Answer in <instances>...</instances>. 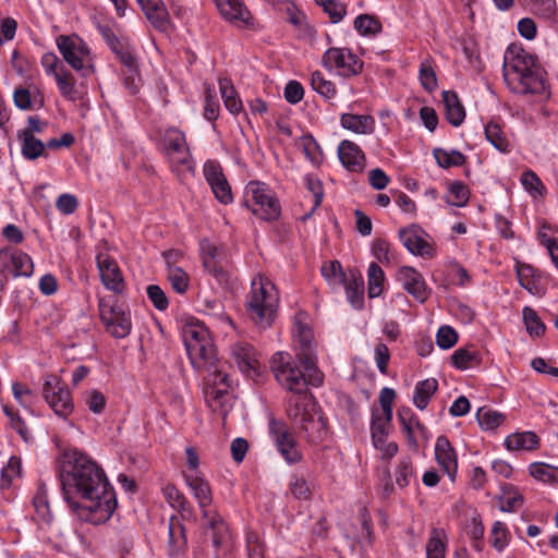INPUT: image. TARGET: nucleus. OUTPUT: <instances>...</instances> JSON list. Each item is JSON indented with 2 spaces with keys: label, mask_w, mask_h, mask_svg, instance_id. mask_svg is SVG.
Returning <instances> with one entry per match:
<instances>
[{
  "label": "nucleus",
  "mask_w": 558,
  "mask_h": 558,
  "mask_svg": "<svg viewBox=\"0 0 558 558\" xmlns=\"http://www.w3.org/2000/svg\"><path fill=\"white\" fill-rule=\"evenodd\" d=\"M59 480L65 502L86 520L106 522L117 508L116 494L104 470L87 454L73 449L65 451L59 464Z\"/></svg>",
  "instance_id": "nucleus-1"
},
{
  "label": "nucleus",
  "mask_w": 558,
  "mask_h": 558,
  "mask_svg": "<svg viewBox=\"0 0 558 558\" xmlns=\"http://www.w3.org/2000/svg\"><path fill=\"white\" fill-rule=\"evenodd\" d=\"M270 369L276 380L291 396L287 399V415L293 428L303 434L308 442L323 441L326 435V421L308 391L313 369L302 372L288 352H276L270 360Z\"/></svg>",
  "instance_id": "nucleus-2"
},
{
  "label": "nucleus",
  "mask_w": 558,
  "mask_h": 558,
  "mask_svg": "<svg viewBox=\"0 0 558 558\" xmlns=\"http://www.w3.org/2000/svg\"><path fill=\"white\" fill-rule=\"evenodd\" d=\"M182 336L192 366L207 373L204 379L207 405L225 418L232 408L229 376L221 368L207 328L190 322L184 325Z\"/></svg>",
  "instance_id": "nucleus-3"
},
{
  "label": "nucleus",
  "mask_w": 558,
  "mask_h": 558,
  "mask_svg": "<svg viewBox=\"0 0 558 558\" xmlns=\"http://www.w3.org/2000/svg\"><path fill=\"white\" fill-rule=\"evenodd\" d=\"M504 78L518 94H542L546 89L543 69L536 59L523 49L508 50L505 56Z\"/></svg>",
  "instance_id": "nucleus-4"
},
{
  "label": "nucleus",
  "mask_w": 558,
  "mask_h": 558,
  "mask_svg": "<svg viewBox=\"0 0 558 558\" xmlns=\"http://www.w3.org/2000/svg\"><path fill=\"white\" fill-rule=\"evenodd\" d=\"M279 303L278 291L271 281L258 275L251 283L246 310L255 325L265 329L271 326Z\"/></svg>",
  "instance_id": "nucleus-5"
},
{
  "label": "nucleus",
  "mask_w": 558,
  "mask_h": 558,
  "mask_svg": "<svg viewBox=\"0 0 558 558\" xmlns=\"http://www.w3.org/2000/svg\"><path fill=\"white\" fill-rule=\"evenodd\" d=\"M243 205L265 221L277 220L281 214V206L275 192L259 181H250L246 184Z\"/></svg>",
  "instance_id": "nucleus-6"
},
{
  "label": "nucleus",
  "mask_w": 558,
  "mask_h": 558,
  "mask_svg": "<svg viewBox=\"0 0 558 558\" xmlns=\"http://www.w3.org/2000/svg\"><path fill=\"white\" fill-rule=\"evenodd\" d=\"M63 60L83 77L95 73L94 58L87 44L76 35H60L56 39Z\"/></svg>",
  "instance_id": "nucleus-7"
},
{
  "label": "nucleus",
  "mask_w": 558,
  "mask_h": 558,
  "mask_svg": "<svg viewBox=\"0 0 558 558\" xmlns=\"http://www.w3.org/2000/svg\"><path fill=\"white\" fill-rule=\"evenodd\" d=\"M98 310L106 331L113 338L123 339L130 335L132 329L130 313L124 311L117 300L99 299Z\"/></svg>",
  "instance_id": "nucleus-8"
},
{
  "label": "nucleus",
  "mask_w": 558,
  "mask_h": 558,
  "mask_svg": "<svg viewBox=\"0 0 558 558\" xmlns=\"http://www.w3.org/2000/svg\"><path fill=\"white\" fill-rule=\"evenodd\" d=\"M295 354L305 369H313L311 375L314 386H320L324 380V374L317 367L316 345L314 343L313 330L299 324L295 333Z\"/></svg>",
  "instance_id": "nucleus-9"
},
{
  "label": "nucleus",
  "mask_w": 558,
  "mask_h": 558,
  "mask_svg": "<svg viewBox=\"0 0 558 558\" xmlns=\"http://www.w3.org/2000/svg\"><path fill=\"white\" fill-rule=\"evenodd\" d=\"M323 65L329 70H337L343 77L360 74L363 70V61L348 48H329L322 58Z\"/></svg>",
  "instance_id": "nucleus-10"
},
{
  "label": "nucleus",
  "mask_w": 558,
  "mask_h": 558,
  "mask_svg": "<svg viewBox=\"0 0 558 558\" xmlns=\"http://www.w3.org/2000/svg\"><path fill=\"white\" fill-rule=\"evenodd\" d=\"M43 393L46 402L60 417H68L74 409L70 390L62 386L54 376L44 383Z\"/></svg>",
  "instance_id": "nucleus-11"
},
{
  "label": "nucleus",
  "mask_w": 558,
  "mask_h": 558,
  "mask_svg": "<svg viewBox=\"0 0 558 558\" xmlns=\"http://www.w3.org/2000/svg\"><path fill=\"white\" fill-rule=\"evenodd\" d=\"M269 433L278 451L289 464H295L302 460L303 456L298 449V442L283 422L270 421Z\"/></svg>",
  "instance_id": "nucleus-12"
},
{
  "label": "nucleus",
  "mask_w": 558,
  "mask_h": 558,
  "mask_svg": "<svg viewBox=\"0 0 558 558\" xmlns=\"http://www.w3.org/2000/svg\"><path fill=\"white\" fill-rule=\"evenodd\" d=\"M96 262L101 282L106 289L116 294H121L124 291L125 284L118 263L104 252L97 254Z\"/></svg>",
  "instance_id": "nucleus-13"
},
{
  "label": "nucleus",
  "mask_w": 558,
  "mask_h": 558,
  "mask_svg": "<svg viewBox=\"0 0 558 558\" xmlns=\"http://www.w3.org/2000/svg\"><path fill=\"white\" fill-rule=\"evenodd\" d=\"M204 175L218 202L227 205L233 201L231 186L219 162L207 160L204 165Z\"/></svg>",
  "instance_id": "nucleus-14"
},
{
  "label": "nucleus",
  "mask_w": 558,
  "mask_h": 558,
  "mask_svg": "<svg viewBox=\"0 0 558 558\" xmlns=\"http://www.w3.org/2000/svg\"><path fill=\"white\" fill-rule=\"evenodd\" d=\"M397 278L402 283L403 289L416 301L424 303L428 299L429 290L424 277L416 269L403 266L398 270Z\"/></svg>",
  "instance_id": "nucleus-15"
},
{
  "label": "nucleus",
  "mask_w": 558,
  "mask_h": 558,
  "mask_svg": "<svg viewBox=\"0 0 558 558\" xmlns=\"http://www.w3.org/2000/svg\"><path fill=\"white\" fill-rule=\"evenodd\" d=\"M231 356L239 369L247 377L259 375V362L254 347L246 342H236L231 347Z\"/></svg>",
  "instance_id": "nucleus-16"
},
{
  "label": "nucleus",
  "mask_w": 558,
  "mask_h": 558,
  "mask_svg": "<svg viewBox=\"0 0 558 558\" xmlns=\"http://www.w3.org/2000/svg\"><path fill=\"white\" fill-rule=\"evenodd\" d=\"M204 518H209L216 511L209 510L213 502V493L209 483L201 474H183Z\"/></svg>",
  "instance_id": "nucleus-17"
},
{
  "label": "nucleus",
  "mask_w": 558,
  "mask_h": 558,
  "mask_svg": "<svg viewBox=\"0 0 558 558\" xmlns=\"http://www.w3.org/2000/svg\"><path fill=\"white\" fill-rule=\"evenodd\" d=\"M150 24L159 32L172 28L169 12L162 0H136Z\"/></svg>",
  "instance_id": "nucleus-18"
},
{
  "label": "nucleus",
  "mask_w": 558,
  "mask_h": 558,
  "mask_svg": "<svg viewBox=\"0 0 558 558\" xmlns=\"http://www.w3.org/2000/svg\"><path fill=\"white\" fill-rule=\"evenodd\" d=\"M171 171L183 182L194 174L195 165L190 147L165 154Z\"/></svg>",
  "instance_id": "nucleus-19"
},
{
  "label": "nucleus",
  "mask_w": 558,
  "mask_h": 558,
  "mask_svg": "<svg viewBox=\"0 0 558 558\" xmlns=\"http://www.w3.org/2000/svg\"><path fill=\"white\" fill-rule=\"evenodd\" d=\"M435 457L440 468L454 480L458 469L457 454L446 436H439L435 445Z\"/></svg>",
  "instance_id": "nucleus-20"
},
{
  "label": "nucleus",
  "mask_w": 558,
  "mask_h": 558,
  "mask_svg": "<svg viewBox=\"0 0 558 558\" xmlns=\"http://www.w3.org/2000/svg\"><path fill=\"white\" fill-rule=\"evenodd\" d=\"M338 156L341 163L353 172H361L365 167V155L353 142L344 140L339 144Z\"/></svg>",
  "instance_id": "nucleus-21"
},
{
  "label": "nucleus",
  "mask_w": 558,
  "mask_h": 558,
  "mask_svg": "<svg viewBox=\"0 0 558 558\" xmlns=\"http://www.w3.org/2000/svg\"><path fill=\"white\" fill-rule=\"evenodd\" d=\"M162 495L167 502L169 504V506L174 510L179 511L183 518H194L192 505L173 484H167L162 488Z\"/></svg>",
  "instance_id": "nucleus-22"
},
{
  "label": "nucleus",
  "mask_w": 558,
  "mask_h": 558,
  "mask_svg": "<svg viewBox=\"0 0 558 558\" xmlns=\"http://www.w3.org/2000/svg\"><path fill=\"white\" fill-rule=\"evenodd\" d=\"M340 122L342 128L359 134H371L375 129V120L368 114H341Z\"/></svg>",
  "instance_id": "nucleus-23"
},
{
  "label": "nucleus",
  "mask_w": 558,
  "mask_h": 558,
  "mask_svg": "<svg viewBox=\"0 0 558 558\" xmlns=\"http://www.w3.org/2000/svg\"><path fill=\"white\" fill-rule=\"evenodd\" d=\"M442 100L446 108V118L453 126H459L465 119V110L458 95L451 90L442 92Z\"/></svg>",
  "instance_id": "nucleus-24"
},
{
  "label": "nucleus",
  "mask_w": 558,
  "mask_h": 558,
  "mask_svg": "<svg viewBox=\"0 0 558 558\" xmlns=\"http://www.w3.org/2000/svg\"><path fill=\"white\" fill-rule=\"evenodd\" d=\"M216 4L228 21L246 23L250 20V12L241 0H216Z\"/></svg>",
  "instance_id": "nucleus-25"
},
{
  "label": "nucleus",
  "mask_w": 558,
  "mask_h": 558,
  "mask_svg": "<svg viewBox=\"0 0 558 558\" xmlns=\"http://www.w3.org/2000/svg\"><path fill=\"white\" fill-rule=\"evenodd\" d=\"M517 275L520 284L533 295H542L544 289L541 286V279L536 276V270L526 264L517 267Z\"/></svg>",
  "instance_id": "nucleus-26"
},
{
  "label": "nucleus",
  "mask_w": 558,
  "mask_h": 558,
  "mask_svg": "<svg viewBox=\"0 0 558 558\" xmlns=\"http://www.w3.org/2000/svg\"><path fill=\"white\" fill-rule=\"evenodd\" d=\"M17 140L21 142V153L27 160H35L45 156V144L28 132H17Z\"/></svg>",
  "instance_id": "nucleus-27"
},
{
  "label": "nucleus",
  "mask_w": 558,
  "mask_h": 558,
  "mask_svg": "<svg viewBox=\"0 0 558 558\" xmlns=\"http://www.w3.org/2000/svg\"><path fill=\"white\" fill-rule=\"evenodd\" d=\"M345 288L348 301L354 308H362L364 304V281L361 275L356 276L351 272L350 278H345L342 282Z\"/></svg>",
  "instance_id": "nucleus-28"
},
{
  "label": "nucleus",
  "mask_w": 558,
  "mask_h": 558,
  "mask_svg": "<svg viewBox=\"0 0 558 558\" xmlns=\"http://www.w3.org/2000/svg\"><path fill=\"white\" fill-rule=\"evenodd\" d=\"M539 438L533 432L514 433L505 440L508 450H534L538 447Z\"/></svg>",
  "instance_id": "nucleus-29"
},
{
  "label": "nucleus",
  "mask_w": 558,
  "mask_h": 558,
  "mask_svg": "<svg viewBox=\"0 0 558 558\" xmlns=\"http://www.w3.org/2000/svg\"><path fill=\"white\" fill-rule=\"evenodd\" d=\"M60 94L70 101H77L81 99V93L76 87V80L71 71L65 69L54 77Z\"/></svg>",
  "instance_id": "nucleus-30"
},
{
  "label": "nucleus",
  "mask_w": 558,
  "mask_h": 558,
  "mask_svg": "<svg viewBox=\"0 0 558 558\" xmlns=\"http://www.w3.org/2000/svg\"><path fill=\"white\" fill-rule=\"evenodd\" d=\"M438 389V381L435 378H427L418 381L415 385L414 395H413V403L420 410L426 409L429 403L432 396Z\"/></svg>",
  "instance_id": "nucleus-31"
},
{
  "label": "nucleus",
  "mask_w": 558,
  "mask_h": 558,
  "mask_svg": "<svg viewBox=\"0 0 558 558\" xmlns=\"http://www.w3.org/2000/svg\"><path fill=\"white\" fill-rule=\"evenodd\" d=\"M392 417L387 420V416L379 414L377 409L372 410V424L371 433L374 445L383 444L387 440L389 429L391 426Z\"/></svg>",
  "instance_id": "nucleus-32"
},
{
  "label": "nucleus",
  "mask_w": 558,
  "mask_h": 558,
  "mask_svg": "<svg viewBox=\"0 0 558 558\" xmlns=\"http://www.w3.org/2000/svg\"><path fill=\"white\" fill-rule=\"evenodd\" d=\"M160 144L163 154L189 147L185 134L175 128H169L163 132L160 137Z\"/></svg>",
  "instance_id": "nucleus-33"
},
{
  "label": "nucleus",
  "mask_w": 558,
  "mask_h": 558,
  "mask_svg": "<svg viewBox=\"0 0 558 558\" xmlns=\"http://www.w3.org/2000/svg\"><path fill=\"white\" fill-rule=\"evenodd\" d=\"M205 519L211 531L213 546L216 550L226 547L228 542V529L222 518L218 513H214Z\"/></svg>",
  "instance_id": "nucleus-34"
},
{
  "label": "nucleus",
  "mask_w": 558,
  "mask_h": 558,
  "mask_svg": "<svg viewBox=\"0 0 558 558\" xmlns=\"http://www.w3.org/2000/svg\"><path fill=\"white\" fill-rule=\"evenodd\" d=\"M219 88L226 108L233 114L239 113L242 110V101L238 97L231 81L228 78L219 80Z\"/></svg>",
  "instance_id": "nucleus-35"
},
{
  "label": "nucleus",
  "mask_w": 558,
  "mask_h": 558,
  "mask_svg": "<svg viewBox=\"0 0 558 558\" xmlns=\"http://www.w3.org/2000/svg\"><path fill=\"white\" fill-rule=\"evenodd\" d=\"M433 155L436 162L441 168L460 167L466 161V157L459 150H447L444 148H435Z\"/></svg>",
  "instance_id": "nucleus-36"
},
{
  "label": "nucleus",
  "mask_w": 558,
  "mask_h": 558,
  "mask_svg": "<svg viewBox=\"0 0 558 558\" xmlns=\"http://www.w3.org/2000/svg\"><path fill=\"white\" fill-rule=\"evenodd\" d=\"M499 501L502 512H513L523 506L524 498L514 486L505 485Z\"/></svg>",
  "instance_id": "nucleus-37"
},
{
  "label": "nucleus",
  "mask_w": 558,
  "mask_h": 558,
  "mask_svg": "<svg viewBox=\"0 0 558 558\" xmlns=\"http://www.w3.org/2000/svg\"><path fill=\"white\" fill-rule=\"evenodd\" d=\"M486 140L499 151L508 153L510 143L498 123L489 122L485 126Z\"/></svg>",
  "instance_id": "nucleus-38"
},
{
  "label": "nucleus",
  "mask_w": 558,
  "mask_h": 558,
  "mask_svg": "<svg viewBox=\"0 0 558 558\" xmlns=\"http://www.w3.org/2000/svg\"><path fill=\"white\" fill-rule=\"evenodd\" d=\"M445 538L444 530L433 529L426 545V558H445Z\"/></svg>",
  "instance_id": "nucleus-39"
},
{
  "label": "nucleus",
  "mask_w": 558,
  "mask_h": 558,
  "mask_svg": "<svg viewBox=\"0 0 558 558\" xmlns=\"http://www.w3.org/2000/svg\"><path fill=\"white\" fill-rule=\"evenodd\" d=\"M368 276V296L371 299L377 298L383 292V283L385 279L384 270L376 263H372L367 270Z\"/></svg>",
  "instance_id": "nucleus-40"
},
{
  "label": "nucleus",
  "mask_w": 558,
  "mask_h": 558,
  "mask_svg": "<svg viewBox=\"0 0 558 558\" xmlns=\"http://www.w3.org/2000/svg\"><path fill=\"white\" fill-rule=\"evenodd\" d=\"M510 533L507 525L501 521H496L490 530L489 542L492 546L501 553L509 544Z\"/></svg>",
  "instance_id": "nucleus-41"
},
{
  "label": "nucleus",
  "mask_w": 558,
  "mask_h": 558,
  "mask_svg": "<svg viewBox=\"0 0 558 558\" xmlns=\"http://www.w3.org/2000/svg\"><path fill=\"white\" fill-rule=\"evenodd\" d=\"M120 62L126 68L128 72L137 73L138 63L134 52L126 41L121 43L118 47L111 50Z\"/></svg>",
  "instance_id": "nucleus-42"
},
{
  "label": "nucleus",
  "mask_w": 558,
  "mask_h": 558,
  "mask_svg": "<svg viewBox=\"0 0 558 558\" xmlns=\"http://www.w3.org/2000/svg\"><path fill=\"white\" fill-rule=\"evenodd\" d=\"M399 238L403 245L412 254H423L426 242L413 229H402L399 231Z\"/></svg>",
  "instance_id": "nucleus-43"
},
{
  "label": "nucleus",
  "mask_w": 558,
  "mask_h": 558,
  "mask_svg": "<svg viewBox=\"0 0 558 558\" xmlns=\"http://www.w3.org/2000/svg\"><path fill=\"white\" fill-rule=\"evenodd\" d=\"M522 315L526 331L530 336L541 337L544 335L546 329L545 324L533 308L525 306L522 311Z\"/></svg>",
  "instance_id": "nucleus-44"
},
{
  "label": "nucleus",
  "mask_w": 558,
  "mask_h": 558,
  "mask_svg": "<svg viewBox=\"0 0 558 558\" xmlns=\"http://www.w3.org/2000/svg\"><path fill=\"white\" fill-rule=\"evenodd\" d=\"M167 278L171 288L179 294H184L190 287V276L181 267H171L167 270Z\"/></svg>",
  "instance_id": "nucleus-45"
},
{
  "label": "nucleus",
  "mask_w": 558,
  "mask_h": 558,
  "mask_svg": "<svg viewBox=\"0 0 558 558\" xmlns=\"http://www.w3.org/2000/svg\"><path fill=\"white\" fill-rule=\"evenodd\" d=\"M476 418L483 429L492 430L501 425L505 415L490 409L481 408L476 413Z\"/></svg>",
  "instance_id": "nucleus-46"
},
{
  "label": "nucleus",
  "mask_w": 558,
  "mask_h": 558,
  "mask_svg": "<svg viewBox=\"0 0 558 558\" xmlns=\"http://www.w3.org/2000/svg\"><path fill=\"white\" fill-rule=\"evenodd\" d=\"M398 418L401 423L402 430L407 434L409 442L415 445L413 436L414 427H422L418 418L413 414V412L409 408H401L398 411Z\"/></svg>",
  "instance_id": "nucleus-47"
},
{
  "label": "nucleus",
  "mask_w": 558,
  "mask_h": 558,
  "mask_svg": "<svg viewBox=\"0 0 558 558\" xmlns=\"http://www.w3.org/2000/svg\"><path fill=\"white\" fill-rule=\"evenodd\" d=\"M530 474L544 483H558V469L546 463L536 462L530 465Z\"/></svg>",
  "instance_id": "nucleus-48"
},
{
  "label": "nucleus",
  "mask_w": 558,
  "mask_h": 558,
  "mask_svg": "<svg viewBox=\"0 0 558 558\" xmlns=\"http://www.w3.org/2000/svg\"><path fill=\"white\" fill-rule=\"evenodd\" d=\"M312 88L326 99H331L336 96L337 89L331 81H328L319 71H315L311 76Z\"/></svg>",
  "instance_id": "nucleus-49"
},
{
  "label": "nucleus",
  "mask_w": 558,
  "mask_h": 558,
  "mask_svg": "<svg viewBox=\"0 0 558 558\" xmlns=\"http://www.w3.org/2000/svg\"><path fill=\"white\" fill-rule=\"evenodd\" d=\"M453 366L459 369H466L480 363L478 353L465 348H459L451 356Z\"/></svg>",
  "instance_id": "nucleus-50"
},
{
  "label": "nucleus",
  "mask_w": 558,
  "mask_h": 558,
  "mask_svg": "<svg viewBox=\"0 0 558 558\" xmlns=\"http://www.w3.org/2000/svg\"><path fill=\"white\" fill-rule=\"evenodd\" d=\"M33 504L37 514L45 521H49L51 519L49 502H48V492L47 487L44 483L38 484L37 492L33 498Z\"/></svg>",
  "instance_id": "nucleus-51"
},
{
  "label": "nucleus",
  "mask_w": 558,
  "mask_h": 558,
  "mask_svg": "<svg viewBox=\"0 0 558 558\" xmlns=\"http://www.w3.org/2000/svg\"><path fill=\"white\" fill-rule=\"evenodd\" d=\"M354 28L363 36H371L381 31V24L374 16L361 14L354 20Z\"/></svg>",
  "instance_id": "nucleus-52"
},
{
  "label": "nucleus",
  "mask_w": 558,
  "mask_h": 558,
  "mask_svg": "<svg viewBox=\"0 0 558 558\" xmlns=\"http://www.w3.org/2000/svg\"><path fill=\"white\" fill-rule=\"evenodd\" d=\"M14 263L12 266V276L29 277L33 274L34 265L32 258L24 252L15 250Z\"/></svg>",
  "instance_id": "nucleus-53"
},
{
  "label": "nucleus",
  "mask_w": 558,
  "mask_h": 558,
  "mask_svg": "<svg viewBox=\"0 0 558 558\" xmlns=\"http://www.w3.org/2000/svg\"><path fill=\"white\" fill-rule=\"evenodd\" d=\"M290 494L299 500H308L312 497V489L303 476L293 474L289 483Z\"/></svg>",
  "instance_id": "nucleus-54"
},
{
  "label": "nucleus",
  "mask_w": 558,
  "mask_h": 558,
  "mask_svg": "<svg viewBox=\"0 0 558 558\" xmlns=\"http://www.w3.org/2000/svg\"><path fill=\"white\" fill-rule=\"evenodd\" d=\"M396 483L400 488H404L410 484L411 478L414 477V468L410 458H402L399 460L396 469Z\"/></svg>",
  "instance_id": "nucleus-55"
},
{
  "label": "nucleus",
  "mask_w": 558,
  "mask_h": 558,
  "mask_svg": "<svg viewBox=\"0 0 558 558\" xmlns=\"http://www.w3.org/2000/svg\"><path fill=\"white\" fill-rule=\"evenodd\" d=\"M323 8L332 23L340 22L345 15V5L339 0H315Z\"/></svg>",
  "instance_id": "nucleus-56"
},
{
  "label": "nucleus",
  "mask_w": 558,
  "mask_h": 558,
  "mask_svg": "<svg viewBox=\"0 0 558 558\" xmlns=\"http://www.w3.org/2000/svg\"><path fill=\"white\" fill-rule=\"evenodd\" d=\"M485 527L482 522L481 515L475 513L470 523L466 525L468 535L474 541V548L476 550H482V541L484 537Z\"/></svg>",
  "instance_id": "nucleus-57"
},
{
  "label": "nucleus",
  "mask_w": 558,
  "mask_h": 558,
  "mask_svg": "<svg viewBox=\"0 0 558 558\" xmlns=\"http://www.w3.org/2000/svg\"><path fill=\"white\" fill-rule=\"evenodd\" d=\"M322 276L329 282H345L347 275L342 271L340 262L332 260L322 266Z\"/></svg>",
  "instance_id": "nucleus-58"
},
{
  "label": "nucleus",
  "mask_w": 558,
  "mask_h": 558,
  "mask_svg": "<svg viewBox=\"0 0 558 558\" xmlns=\"http://www.w3.org/2000/svg\"><path fill=\"white\" fill-rule=\"evenodd\" d=\"M40 64L48 76L56 77L59 72L64 71L66 68L58 56L53 52H46L43 54Z\"/></svg>",
  "instance_id": "nucleus-59"
},
{
  "label": "nucleus",
  "mask_w": 558,
  "mask_h": 558,
  "mask_svg": "<svg viewBox=\"0 0 558 558\" xmlns=\"http://www.w3.org/2000/svg\"><path fill=\"white\" fill-rule=\"evenodd\" d=\"M147 296L151 304L158 311H166L169 306L168 298L165 291L157 284H149L146 288Z\"/></svg>",
  "instance_id": "nucleus-60"
},
{
  "label": "nucleus",
  "mask_w": 558,
  "mask_h": 558,
  "mask_svg": "<svg viewBox=\"0 0 558 558\" xmlns=\"http://www.w3.org/2000/svg\"><path fill=\"white\" fill-rule=\"evenodd\" d=\"M449 193L453 196V201L448 199V203L462 207L469 201L470 191L466 185L460 181H456L450 184Z\"/></svg>",
  "instance_id": "nucleus-61"
},
{
  "label": "nucleus",
  "mask_w": 558,
  "mask_h": 558,
  "mask_svg": "<svg viewBox=\"0 0 558 558\" xmlns=\"http://www.w3.org/2000/svg\"><path fill=\"white\" fill-rule=\"evenodd\" d=\"M21 462L17 458L12 457L8 461L7 465L1 470V487H9L12 480L20 475Z\"/></svg>",
  "instance_id": "nucleus-62"
},
{
  "label": "nucleus",
  "mask_w": 558,
  "mask_h": 558,
  "mask_svg": "<svg viewBox=\"0 0 558 558\" xmlns=\"http://www.w3.org/2000/svg\"><path fill=\"white\" fill-rule=\"evenodd\" d=\"M458 341V333L450 326H441L436 335V342L441 349H450Z\"/></svg>",
  "instance_id": "nucleus-63"
},
{
  "label": "nucleus",
  "mask_w": 558,
  "mask_h": 558,
  "mask_svg": "<svg viewBox=\"0 0 558 558\" xmlns=\"http://www.w3.org/2000/svg\"><path fill=\"white\" fill-rule=\"evenodd\" d=\"M521 183L527 192L543 195L545 187L534 171H524L521 175Z\"/></svg>",
  "instance_id": "nucleus-64"
}]
</instances>
